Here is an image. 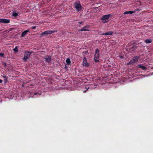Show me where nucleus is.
<instances>
[{
  "label": "nucleus",
  "instance_id": "nucleus-25",
  "mask_svg": "<svg viewBox=\"0 0 153 153\" xmlns=\"http://www.w3.org/2000/svg\"><path fill=\"white\" fill-rule=\"evenodd\" d=\"M120 58H123V57H122V56H120Z\"/></svg>",
  "mask_w": 153,
  "mask_h": 153
},
{
  "label": "nucleus",
  "instance_id": "nucleus-6",
  "mask_svg": "<svg viewBox=\"0 0 153 153\" xmlns=\"http://www.w3.org/2000/svg\"><path fill=\"white\" fill-rule=\"evenodd\" d=\"M75 8L78 11L82 9V6L80 3L76 2L75 4Z\"/></svg>",
  "mask_w": 153,
  "mask_h": 153
},
{
  "label": "nucleus",
  "instance_id": "nucleus-26",
  "mask_svg": "<svg viewBox=\"0 0 153 153\" xmlns=\"http://www.w3.org/2000/svg\"><path fill=\"white\" fill-rule=\"evenodd\" d=\"M95 88V87H93V88Z\"/></svg>",
  "mask_w": 153,
  "mask_h": 153
},
{
  "label": "nucleus",
  "instance_id": "nucleus-4",
  "mask_svg": "<svg viewBox=\"0 0 153 153\" xmlns=\"http://www.w3.org/2000/svg\"><path fill=\"white\" fill-rule=\"evenodd\" d=\"M138 57L137 56H135L133 58V59L130 60L128 63L127 65H131L132 64L138 61Z\"/></svg>",
  "mask_w": 153,
  "mask_h": 153
},
{
  "label": "nucleus",
  "instance_id": "nucleus-10",
  "mask_svg": "<svg viewBox=\"0 0 153 153\" xmlns=\"http://www.w3.org/2000/svg\"><path fill=\"white\" fill-rule=\"evenodd\" d=\"M113 33V32L111 31L107 32L105 33L101 34V35H112Z\"/></svg>",
  "mask_w": 153,
  "mask_h": 153
},
{
  "label": "nucleus",
  "instance_id": "nucleus-13",
  "mask_svg": "<svg viewBox=\"0 0 153 153\" xmlns=\"http://www.w3.org/2000/svg\"><path fill=\"white\" fill-rule=\"evenodd\" d=\"M29 30H26L24 31L22 33L21 37H23L25 36L27 34V32H29Z\"/></svg>",
  "mask_w": 153,
  "mask_h": 153
},
{
  "label": "nucleus",
  "instance_id": "nucleus-12",
  "mask_svg": "<svg viewBox=\"0 0 153 153\" xmlns=\"http://www.w3.org/2000/svg\"><path fill=\"white\" fill-rule=\"evenodd\" d=\"M137 67L141 68L143 70H145L146 69V68L142 64H139L137 65Z\"/></svg>",
  "mask_w": 153,
  "mask_h": 153
},
{
  "label": "nucleus",
  "instance_id": "nucleus-11",
  "mask_svg": "<svg viewBox=\"0 0 153 153\" xmlns=\"http://www.w3.org/2000/svg\"><path fill=\"white\" fill-rule=\"evenodd\" d=\"M89 27V26L87 25L85 26L84 27H82L81 30H80V31H89V30L88 29V28Z\"/></svg>",
  "mask_w": 153,
  "mask_h": 153
},
{
  "label": "nucleus",
  "instance_id": "nucleus-15",
  "mask_svg": "<svg viewBox=\"0 0 153 153\" xmlns=\"http://www.w3.org/2000/svg\"><path fill=\"white\" fill-rule=\"evenodd\" d=\"M152 42V40L149 39H147L145 40V42L146 43H150Z\"/></svg>",
  "mask_w": 153,
  "mask_h": 153
},
{
  "label": "nucleus",
  "instance_id": "nucleus-1",
  "mask_svg": "<svg viewBox=\"0 0 153 153\" xmlns=\"http://www.w3.org/2000/svg\"><path fill=\"white\" fill-rule=\"evenodd\" d=\"M111 16V15H106L103 16L101 18L104 23H107L108 22V19Z\"/></svg>",
  "mask_w": 153,
  "mask_h": 153
},
{
  "label": "nucleus",
  "instance_id": "nucleus-21",
  "mask_svg": "<svg viewBox=\"0 0 153 153\" xmlns=\"http://www.w3.org/2000/svg\"><path fill=\"white\" fill-rule=\"evenodd\" d=\"M3 65L5 66H6V65H6V64L5 63H3Z\"/></svg>",
  "mask_w": 153,
  "mask_h": 153
},
{
  "label": "nucleus",
  "instance_id": "nucleus-22",
  "mask_svg": "<svg viewBox=\"0 0 153 153\" xmlns=\"http://www.w3.org/2000/svg\"><path fill=\"white\" fill-rule=\"evenodd\" d=\"M89 88V87H88V88H87V89L85 91H83V92H84V93H85V92H86V91L87 90H88V88Z\"/></svg>",
  "mask_w": 153,
  "mask_h": 153
},
{
  "label": "nucleus",
  "instance_id": "nucleus-27",
  "mask_svg": "<svg viewBox=\"0 0 153 153\" xmlns=\"http://www.w3.org/2000/svg\"><path fill=\"white\" fill-rule=\"evenodd\" d=\"M37 94V93H36V94H35V95H36V94Z\"/></svg>",
  "mask_w": 153,
  "mask_h": 153
},
{
  "label": "nucleus",
  "instance_id": "nucleus-16",
  "mask_svg": "<svg viewBox=\"0 0 153 153\" xmlns=\"http://www.w3.org/2000/svg\"><path fill=\"white\" fill-rule=\"evenodd\" d=\"M66 62L67 63V65H69L71 63L70 60V59H69L68 58L66 59Z\"/></svg>",
  "mask_w": 153,
  "mask_h": 153
},
{
  "label": "nucleus",
  "instance_id": "nucleus-18",
  "mask_svg": "<svg viewBox=\"0 0 153 153\" xmlns=\"http://www.w3.org/2000/svg\"><path fill=\"white\" fill-rule=\"evenodd\" d=\"M13 50L15 52H17L18 51V48H17V47L16 46L15 48H14L13 49Z\"/></svg>",
  "mask_w": 153,
  "mask_h": 153
},
{
  "label": "nucleus",
  "instance_id": "nucleus-19",
  "mask_svg": "<svg viewBox=\"0 0 153 153\" xmlns=\"http://www.w3.org/2000/svg\"><path fill=\"white\" fill-rule=\"evenodd\" d=\"M4 54L3 53H0V56L1 57H3L4 56Z\"/></svg>",
  "mask_w": 153,
  "mask_h": 153
},
{
  "label": "nucleus",
  "instance_id": "nucleus-20",
  "mask_svg": "<svg viewBox=\"0 0 153 153\" xmlns=\"http://www.w3.org/2000/svg\"><path fill=\"white\" fill-rule=\"evenodd\" d=\"M36 28V26H34L32 27V29H34Z\"/></svg>",
  "mask_w": 153,
  "mask_h": 153
},
{
  "label": "nucleus",
  "instance_id": "nucleus-7",
  "mask_svg": "<svg viewBox=\"0 0 153 153\" xmlns=\"http://www.w3.org/2000/svg\"><path fill=\"white\" fill-rule=\"evenodd\" d=\"M55 32V31L52 30H48L46 31H45L41 33V36H43L44 35H48L49 34H50L51 33Z\"/></svg>",
  "mask_w": 153,
  "mask_h": 153
},
{
  "label": "nucleus",
  "instance_id": "nucleus-2",
  "mask_svg": "<svg viewBox=\"0 0 153 153\" xmlns=\"http://www.w3.org/2000/svg\"><path fill=\"white\" fill-rule=\"evenodd\" d=\"M99 51L98 49H97L95 51L94 59L96 62H97L99 60Z\"/></svg>",
  "mask_w": 153,
  "mask_h": 153
},
{
  "label": "nucleus",
  "instance_id": "nucleus-8",
  "mask_svg": "<svg viewBox=\"0 0 153 153\" xmlns=\"http://www.w3.org/2000/svg\"><path fill=\"white\" fill-rule=\"evenodd\" d=\"M10 22V21L8 19L0 18V23H3L5 24H8Z\"/></svg>",
  "mask_w": 153,
  "mask_h": 153
},
{
  "label": "nucleus",
  "instance_id": "nucleus-14",
  "mask_svg": "<svg viewBox=\"0 0 153 153\" xmlns=\"http://www.w3.org/2000/svg\"><path fill=\"white\" fill-rule=\"evenodd\" d=\"M135 12V11H127L125 12L124 13V14H129V13L131 14H132L133 13H134Z\"/></svg>",
  "mask_w": 153,
  "mask_h": 153
},
{
  "label": "nucleus",
  "instance_id": "nucleus-3",
  "mask_svg": "<svg viewBox=\"0 0 153 153\" xmlns=\"http://www.w3.org/2000/svg\"><path fill=\"white\" fill-rule=\"evenodd\" d=\"M31 53H30L28 51L26 52H25V55L24 57L23 58V60L25 62L26 61L27 59L30 56Z\"/></svg>",
  "mask_w": 153,
  "mask_h": 153
},
{
  "label": "nucleus",
  "instance_id": "nucleus-17",
  "mask_svg": "<svg viewBox=\"0 0 153 153\" xmlns=\"http://www.w3.org/2000/svg\"><path fill=\"white\" fill-rule=\"evenodd\" d=\"M18 14L17 13H16L15 12H13V14H12L13 16H15V17H16L17 16H18Z\"/></svg>",
  "mask_w": 153,
  "mask_h": 153
},
{
  "label": "nucleus",
  "instance_id": "nucleus-24",
  "mask_svg": "<svg viewBox=\"0 0 153 153\" xmlns=\"http://www.w3.org/2000/svg\"><path fill=\"white\" fill-rule=\"evenodd\" d=\"M82 23V22H79V23L80 24H81V23Z\"/></svg>",
  "mask_w": 153,
  "mask_h": 153
},
{
  "label": "nucleus",
  "instance_id": "nucleus-5",
  "mask_svg": "<svg viewBox=\"0 0 153 153\" xmlns=\"http://www.w3.org/2000/svg\"><path fill=\"white\" fill-rule=\"evenodd\" d=\"M82 65L84 66L85 67H88L89 66V64L87 62V59L85 57L83 58Z\"/></svg>",
  "mask_w": 153,
  "mask_h": 153
},
{
  "label": "nucleus",
  "instance_id": "nucleus-9",
  "mask_svg": "<svg viewBox=\"0 0 153 153\" xmlns=\"http://www.w3.org/2000/svg\"><path fill=\"white\" fill-rule=\"evenodd\" d=\"M44 58L46 59V60L47 62H50L51 60V58L50 56H45Z\"/></svg>",
  "mask_w": 153,
  "mask_h": 153
},
{
  "label": "nucleus",
  "instance_id": "nucleus-23",
  "mask_svg": "<svg viewBox=\"0 0 153 153\" xmlns=\"http://www.w3.org/2000/svg\"><path fill=\"white\" fill-rule=\"evenodd\" d=\"M2 82V80L0 79V83H1Z\"/></svg>",
  "mask_w": 153,
  "mask_h": 153
}]
</instances>
